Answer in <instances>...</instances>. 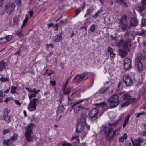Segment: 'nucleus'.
<instances>
[{
  "instance_id": "1",
  "label": "nucleus",
  "mask_w": 146,
  "mask_h": 146,
  "mask_svg": "<svg viewBox=\"0 0 146 146\" xmlns=\"http://www.w3.org/2000/svg\"><path fill=\"white\" fill-rule=\"evenodd\" d=\"M119 124V122L115 120L111 121L108 123L109 127L105 126L104 127L103 131L104 132L106 140L109 141L113 140L116 135V132L119 131V129H116L112 133L113 128L116 127Z\"/></svg>"
},
{
  "instance_id": "2",
  "label": "nucleus",
  "mask_w": 146,
  "mask_h": 146,
  "mask_svg": "<svg viewBox=\"0 0 146 146\" xmlns=\"http://www.w3.org/2000/svg\"><path fill=\"white\" fill-rule=\"evenodd\" d=\"M87 115L85 112H82L81 117L79 121V123L76 128V131L78 133H80L83 131L82 136L84 137L87 133V132L90 129L89 126L86 125V120Z\"/></svg>"
},
{
  "instance_id": "3",
  "label": "nucleus",
  "mask_w": 146,
  "mask_h": 146,
  "mask_svg": "<svg viewBox=\"0 0 146 146\" xmlns=\"http://www.w3.org/2000/svg\"><path fill=\"white\" fill-rule=\"evenodd\" d=\"M146 58V52L144 51L142 54L139 53L135 58V66L139 71H141L143 69V66L141 62L142 59L145 60Z\"/></svg>"
},
{
  "instance_id": "4",
  "label": "nucleus",
  "mask_w": 146,
  "mask_h": 146,
  "mask_svg": "<svg viewBox=\"0 0 146 146\" xmlns=\"http://www.w3.org/2000/svg\"><path fill=\"white\" fill-rule=\"evenodd\" d=\"M35 126L34 124L31 123L25 127V135L26 139L28 141H31L33 138V137L32 136L33 133L32 129Z\"/></svg>"
},
{
  "instance_id": "5",
  "label": "nucleus",
  "mask_w": 146,
  "mask_h": 146,
  "mask_svg": "<svg viewBox=\"0 0 146 146\" xmlns=\"http://www.w3.org/2000/svg\"><path fill=\"white\" fill-rule=\"evenodd\" d=\"M123 99L126 101L122 104L121 106L122 107L129 105L135 102L137 100L135 98H133L130 95L129 93H126L124 94L122 96Z\"/></svg>"
},
{
  "instance_id": "6",
  "label": "nucleus",
  "mask_w": 146,
  "mask_h": 146,
  "mask_svg": "<svg viewBox=\"0 0 146 146\" xmlns=\"http://www.w3.org/2000/svg\"><path fill=\"white\" fill-rule=\"evenodd\" d=\"M107 101L108 102V105H109L108 107L107 105L106 104L105 102H101V109L104 110L103 113L106 111L108 108H114L117 106L119 104L118 102H114L113 101H110L109 99H108Z\"/></svg>"
},
{
  "instance_id": "7",
  "label": "nucleus",
  "mask_w": 146,
  "mask_h": 146,
  "mask_svg": "<svg viewBox=\"0 0 146 146\" xmlns=\"http://www.w3.org/2000/svg\"><path fill=\"white\" fill-rule=\"evenodd\" d=\"M87 75L88 73L85 72L80 75H76L72 79L73 82L78 84H81L85 80L88 78V77L87 76Z\"/></svg>"
},
{
  "instance_id": "8",
  "label": "nucleus",
  "mask_w": 146,
  "mask_h": 146,
  "mask_svg": "<svg viewBox=\"0 0 146 146\" xmlns=\"http://www.w3.org/2000/svg\"><path fill=\"white\" fill-rule=\"evenodd\" d=\"M39 103L38 100L36 98H33L31 100L27 106V108L31 111L36 110V107Z\"/></svg>"
},
{
  "instance_id": "9",
  "label": "nucleus",
  "mask_w": 146,
  "mask_h": 146,
  "mask_svg": "<svg viewBox=\"0 0 146 146\" xmlns=\"http://www.w3.org/2000/svg\"><path fill=\"white\" fill-rule=\"evenodd\" d=\"M15 7V4L12 3H7L5 5L4 10L9 15L14 10Z\"/></svg>"
},
{
  "instance_id": "10",
  "label": "nucleus",
  "mask_w": 146,
  "mask_h": 146,
  "mask_svg": "<svg viewBox=\"0 0 146 146\" xmlns=\"http://www.w3.org/2000/svg\"><path fill=\"white\" fill-rule=\"evenodd\" d=\"M123 68L125 70H129L131 68V59L125 58L124 61Z\"/></svg>"
},
{
  "instance_id": "11",
  "label": "nucleus",
  "mask_w": 146,
  "mask_h": 146,
  "mask_svg": "<svg viewBox=\"0 0 146 146\" xmlns=\"http://www.w3.org/2000/svg\"><path fill=\"white\" fill-rule=\"evenodd\" d=\"M123 80L127 86H130L133 83V81L130 76L127 74H125L123 77Z\"/></svg>"
},
{
  "instance_id": "12",
  "label": "nucleus",
  "mask_w": 146,
  "mask_h": 146,
  "mask_svg": "<svg viewBox=\"0 0 146 146\" xmlns=\"http://www.w3.org/2000/svg\"><path fill=\"white\" fill-rule=\"evenodd\" d=\"M98 109L96 108H94L91 111L89 116L91 118H95L96 119Z\"/></svg>"
},
{
  "instance_id": "13",
  "label": "nucleus",
  "mask_w": 146,
  "mask_h": 146,
  "mask_svg": "<svg viewBox=\"0 0 146 146\" xmlns=\"http://www.w3.org/2000/svg\"><path fill=\"white\" fill-rule=\"evenodd\" d=\"M36 88H35L31 89V91L28 94V97L29 100H31L33 97H36Z\"/></svg>"
},
{
  "instance_id": "14",
  "label": "nucleus",
  "mask_w": 146,
  "mask_h": 146,
  "mask_svg": "<svg viewBox=\"0 0 146 146\" xmlns=\"http://www.w3.org/2000/svg\"><path fill=\"white\" fill-rule=\"evenodd\" d=\"M131 40L130 39H127L125 41L123 46V48L124 50H128V46L130 47L131 46Z\"/></svg>"
},
{
  "instance_id": "15",
  "label": "nucleus",
  "mask_w": 146,
  "mask_h": 146,
  "mask_svg": "<svg viewBox=\"0 0 146 146\" xmlns=\"http://www.w3.org/2000/svg\"><path fill=\"white\" fill-rule=\"evenodd\" d=\"M141 2L142 5L139 6L138 9L139 12H141L145 9V7L146 5V0H142Z\"/></svg>"
},
{
  "instance_id": "16",
  "label": "nucleus",
  "mask_w": 146,
  "mask_h": 146,
  "mask_svg": "<svg viewBox=\"0 0 146 146\" xmlns=\"http://www.w3.org/2000/svg\"><path fill=\"white\" fill-rule=\"evenodd\" d=\"M138 24V21L136 18H131V21L129 27L131 26L135 27L137 26Z\"/></svg>"
},
{
  "instance_id": "17",
  "label": "nucleus",
  "mask_w": 146,
  "mask_h": 146,
  "mask_svg": "<svg viewBox=\"0 0 146 146\" xmlns=\"http://www.w3.org/2000/svg\"><path fill=\"white\" fill-rule=\"evenodd\" d=\"M109 100L110 101H113L118 102L119 103V96L117 94H115L112 96L111 98L109 99Z\"/></svg>"
},
{
  "instance_id": "18",
  "label": "nucleus",
  "mask_w": 146,
  "mask_h": 146,
  "mask_svg": "<svg viewBox=\"0 0 146 146\" xmlns=\"http://www.w3.org/2000/svg\"><path fill=\"white\" fill-rule=\"evenodd\" d=\"M107 50L108 52L110 53V57L113 58H114L115 54L113 53L112 48L110 47H108V48Z\"/></svg>"
},
{
  "instance_id": "19",
  "label": "nucleus",
  "mask_w": 146,
  "mask_h": 146,
  "mask_svg": "<svg viewBox=\"0 0 146 146\" xmlns=\"http://www.w3.org/2000/svg\"><path fill=\"white\" fill-rule=\"evenodd\" d=\"M127 134L126 133H124L122 136L119 138V140L120 142L123 143L124 141V140L127 139Z\"/></svg>"
},
{
  "instance_id": "20",
  "label": "nucleus",
  "mask_w": 146,
  "mask_h": 146,
  "mask_svg": "<svg viewBox=\"0 0 146 146\" xmlns=\"http://www.w3.org/2000/svg\"><path fill=\"white\" fill-rule=\"evenodd\" d=\"M119 26L123 29H127V26L126 24H124L123 21L120 20L119 23Z\"/></svg>"
},
{
  "instance_id": "21",
  "label": "nucleus",
  "mask_w": 146,
  "mask_h": 146,
  "mask_svg": "<svg viewBox=\"0 0 146 146\" xmlns=\"http://www.w3.org/2000/svg\"><path fill=\"white\" fill-rule=\"evenodd\" d=\"M13 25H17L19 21V16H14L13 18Z\"/></svg>"
},
{
  "instance_id": "22",
  "label": "nucleus",
  "mask_w": 146,
  "mask_h": 146,
  "mask_svg": "<svg viewBox=\"0 0 146 146\" xmlns=\"http://www.w3.org/2000/svg\"><path fill=\"white\" fill-rule=\"evenodd\" d=\"M6 64L3 60L0 61V71H1L4 69L5 68Z\"/></svg>"
},
{
  "instance_id": "23",
  "label": "nucleus",
  "mask_w": 146,
  "mask_h": 146,
  "mask_svg": "<svg viewBox=\"0 0 146 146\" xmlns=\"http://www.w3.org/2000/svg\"><path fill=\"white\" fill-rule=\"evenodd\" d=\"M71 141H74L76 143H79V139L78 138V136H75L72 137L71 139Z\"/></svg>"
},
{
  "instance_id": "24",
  "label": "nucleus",
  "mask_w": 146,
  "mask_h": 146,
  "mask_svg": "<svg viewBox=\"0 0 146 146\" xmlns=\"http://www.w3.org/2000/svg\"><path fill=\"white\" fill-rule=\"evenodd\" d=\"M71 91V89L70 88H67L66 89L64 88L63 89V92L65 95L69 94L70 92Z\"/></svg>"
},
{
  "instance_id": "25",
  "label": "nucleus",
  "mask_w": 146,
  "mask_h": 146,
  "mask_svg": "<svg viewBox=\"0 0 146 146\" xmlns=\"http://www.w3.org/2000/svg\"><path fill=\"white\" fill-rule=\"evenodd\" d=\"M65 110L64 108L63 105H59L57 109V111L59 113H63Z\"/></svg>"
},
{
  "instance_id": "26",
  "label": "nucleus",
  "mask_w": 146,
  "mask_h": 146,
  "mask_svg": "<svg viewBox=\"0 0 146 146\" xmlns=\"http://www.w3.org/2000/svg\"><path fill=\"white\" fill-rule=\"evenodd\" d=\"M110 88V86H109L106 87H104L102 88L101 89V93H104L109 89Z\"/></svg>"
},
{
  "instance_id": "27",
  "label": "nucleus",
  "mask_w": 146,
  "mask_h": 146,
  "mask_svg": "<svg viewBox=\"0 0 146 146\" xmlns=\"http://www.w3.org/2000/svg\"><path fill=\"white\" fill-rule=\"evenodd\" d=\"M83 109L81 105H79L74 108V110L75 112L77 113L79 111Z\"/></svg>"
},
{
  "instance_id": "28",
  "label": "nucleus",
  "mask_w": 146,
  "mask_h": 146,
  "mask_svg": "<svg viewBox=\"0 0 146 146\" xmlns=\"http://www.w3.org/2000/svg\"><path fill=\"white\" fill-rule=\"evenodd\" d=\"M54 72L51 70L47 69L46 70L45 74H46L47 76H49L53 74Z\"/></svg>"
},
{
  "instance_id": "29",
  "label": "nucleus",
  "mask_w": 146,
  "mask_h": 146,
  "mask_svg": "<svg viewBox=\"0 0 146 146\" xmlns=\"http://www.w3.org/2000/svg\"><path fill=\"white\" fill-rule=\"evenodd\" d=\"M3 117L4 119L7 122L10 121V117L8 115H3Z\"/></svg>"
},
{
  "instance_id": "30",
  "label": "nucleus",
  "mask_w": 146,
  "mask_h": 146,
  "mask_svg": "<svg viewBox=\"0 0 146 146\" xmlns=\"http://www.w3.org/2000/svg\"><path fill=\"white\" fill-rule=\"evenodd\" d=\"M85 99H80L78 100L72 106V107L74 108L77 105L79 104L82 102H83L84 100H85Z\"/></svg>"
},
{
  "instance_id": "31",
  "label": "nucleus",
  "mask_w": 146,
  "mask_h": 146,
  "mask_svg": "<svg viewBox=\"0 0 146 146\" xmlns=\"http://www.w3.org/2000/svg\"><path fill=\"white\" fill-rule=\"evenodd\" d=\"M132 143L134 146H140V145L138 141H134L132 138H131Z\"/></svg>"
},
{
  "instance_id": "32",
  "label": "nucleus",
  "mask_w": 146,
  "mask_h": 146,
  "mask_svg": "<svg viewBox=\"0 0 146 146\" xmlns=\"http://www.w3.org/2000/svg\"><path fill=\"white\" fill-rule=\"evenodd\" d=\"M62 38V37L61 35H57L55 37L54 40L56 42H59L60 40Z\"/></svg>"
},
{
  "instance_id": "33",
  "label": "nucleus",
  "mask_w": 146,
  "mask_h": 146,
  "mask_svg": "<svg viewBox=\"0 0 146 146\" xmlns=\"http://www.w3.org/2000/svg\"><path fill=\"white\" fill-rule=\"evenodd\" d=\"M28 19V17L26 16L24 20L23 21V24L21 25V27L22 28H23V27L25 25V24L27 22Z\"/></svg>"
},
{
  "instance_id": "34",
  "label": "nucleus",
  "mask_w": 146,
  "mask_h": 146,
  "mask_svg": "<svg viewBox=\"0 0 146 146\" xmlns=\"http://www.w3.org/2000/svg\"><path fill=\"white\" fill-rule=\"evenodd\" d=\"M6 42L9 41L12 38V36L10 35H6L5 37Z\"/></svg>"
},
{
  "instance_id": "35",
  "label": "nucleus",
  "mask_w": 146,
  "mask_h": 146,
  "mask_svg": "<svg viewBox=\"0 0 146 146\" xmlns=\"http://www.w3.org/2000/svg\"><path fill=\"white\" fill-rule=\"evenodd\" d=\"M17 87L15 86H11L10 92L12 94H13L15 92L16 89Z\"/></svg>"
},
{
  "instance_id": "36",
  "label": "nucleus",
  "mask_w": 146,
  "mask_h": 146,
  "mask_svg": "<svg viewBox=\"0 0 146 146\" xmlns=\"http://www.w3.org/2000/svg\"><path fill=\"white\" fill-rule=\"evenodd\" d=\"M18 136V135L17 134L15 133L10 139L11 140L13 141L17 139Z\"/></svg>"
},
{
  "instance_id": "37",
  "label": "nucleus",
  "mask_w": 146,
  "mask_h": 146,
  "mask_svg": "<svg viewBox=\"0 0 146 146\" xmlns=\"http://www.w3.org/2000/svg\"><path fill=\"white\" fill-rule=\"evenodd\" d=\"M92 12V10L90 9H88L86 12V14L84 15L85 17H86L88 15H90V13Z\"/></svg>"
},
{
  "instance_id": "38",
  "label": "nucleus",
  "mask_w": 146,
  "mask_h": 146,
  "mask_svg": "<svg viewBox=\"0 0 146 146\" xmlns=\"http://www.w3.org/2000/svg\"><path fill=\"white\" fill-rule=\"evenodd\" d=\"M120 5H122L123 6L125 7H128L127 4L124 0H123L121 3Z\"/></svg>"
},
{
  "instance_id": "39",
  "label": "nucleus",
  "mask_w": 146,
  "mask_h": 146,
  "mask_svg": "<svg viewBox=\"0 0 146 146\" xmlns=\"http://www.w3.org/2000/svg\"><path fill=\"white\" fill-rule=\"evenodd\" d=\"M21 30H20L17 31L16 32L17 35L19 37H21L22 36V35L21 33Z\"/></svg>"
},
{
  "instance_id": "40",
  "label": "nucleus",
  "mask_w": 146,
  "mask_h": 146,
  "mask_svg": "<svg viewBox=\"0 0 146 146\" xmlns=\"http://www.w3.org/2000/svg\"><path fill=\"white\" fill-rule=\"evenodd\" d=\"M6 42H7L5 37L3 38H0V44H3Z\"/></svg>"
},
{
  "instance_id": "41",
  "label": "nucleus",
  "mask_w": 146,
  "mask_h": 146,
  "mask_svg": "<svg viewBox=\"0 0 146 146\" xmlns=\"http://www.w3.org/2000/svg\"><path fill=\"white\" fill-rule=\"evenodd\" d=\"M146 114V113L145 112H142L139 113H137V114L136 117L138 118L141 115H145Z\"/></svg>"
},
{
  "instance_id": "42",
  "label": "nucleus",
  "mask_w": 146,
  "mask_h": 146,
  "mask_svg": "<svg viewBox=\"0 0 146 146\" xmlns=\"http://www.w3.org/2000/svg\"><path fill=\"white\" fill-rule=\"evenodd\" d=\"M0 80L2 82H7L8 80V79L7 78H4L3 77L0 78Z\"/></svg>"
},
{
  "instance_id": "43",
  "label": "nucleus",
  "mask_w": 146,
  "mask_h": 146,
  "mask_svg": "<svg viewBox=\"0 0 146 146\" xmlns=\"http://www.w3.org/2000/svg\"><path fill=\"white\" fill-rule=\"evenodd\" d=\"M135 140L136 141H138L140 145L143 142V139L140 137H138L137 139H135Z\"/></svg>"
},
{
  "instance_id": "44",
  "label": "nucleus",
  "mask_w": 146,
  "mask_h": 146,
  "mask_svg": "<svg viewBox=\"0 0 146 146\" xmlns=\"http://www.w3.org/2000/svg\"><path fill=\"white\" fill-rule=\"evenodd\" d=\"M81 11L82 10L80 8H78L76 11V15H78Z\"/></svg>"
},
{
  "instance_id": "45",
  "label": "nucleus",
  "mask_w": 146,
  "mask_h": 146,
  "mask_svg": "<svg viewBox=\"0 0 146 146\" xmlns=\"http://www.w3.org/2000/svg\"><path fill=\"white\" fill-rule=\"evenodd\" d=\"M9 130L7 129H5L3 131V135H4L8 133L9 132Z\"/></svg>"
},
{
  "instance_id": "46",
  "label": "nucleus",
  "mask_w": 146,
  "mask_h": 146,
  "mask_svg": "<svg viewBox=\"0 0 146 146\" xmlns=\"http://www.w3.org/2000/svg\"><path fill=\"white\" fill-rule=\"evenodd\" d=\"M62 146H72L70 143L65 142L62 144Z\"/></svg>"
},
{
  "instance_id": "47",
  "label": "nucleus",
  "mask_w": 146,
  "mask_h": 146,
  "mask_svg": "<svg viewBox=\"0 0 146 146\" xmlns=\"http://www.w3.org/2000/svg\"><path fill=\"white\" fill-rule=\"evenodd\" d=\"M95 27L94 25H92L90 28V30L91 31L93 32L95 31Z\"/></svg>"
},
{
  "instance_id": "48",
  "label": "nucleus",
  "mask_w": 146,
  "mask_h": 146,
  "mask_svg": "<svg viewBox=\"0 0 146 146\" xmlns=\"http://www.w3.org/2000/svg\"><path fill=\"white\" fill-rule=\"evenodd\" d=\"M146 25V23L145 19H143L142 20L141 25L142 26H145Z\"/></svg>"
},
{
  "instance_id": "49",
  "label": "nucleus",
  "mask_w": 146,
  "mask_h": 146,
  "mask_svg": "<svg viewBox=\"0 0 146 146\" xmlns=\"http://www.w3.org/2000/svg\"><path fill=\"white\" fill-rule=\"evenodd\" d=\"M16 4L20 5L21 4V0H15Z\"/></svg>"
},
{
  "instance_id": "50",
  "label": "nucleus",
  "mask_w": 146,
  "mask_h": 146,
  "mask_svg": "<svg viewBox=\"0 0 146 146\" xmlns=\"http://www.w3.org/2000/svg\"><path fill=\"white\" fill-rule=\"evenodd\" d=\"M100 10H99L95 14L93 15L92 17L94 18H96L98 16V14L100 13Z\"/></svg>"
},
{
  "instance_id": "51",
  "label": "nucleus",
  "mask_w": 146,
  "mask_h": 146,
  "mask_svg": "<svg viewBox=\"0 0 146 146\" xmlns=\"http://www.w3.org/2000/svg\"><path fill=\"white\" fill-rule=\"evenodd\" d=\"M11 141V139H8L7 140H3V143L5 145H7L9 142Z\"/></svg>"
},
{
  "instance_id": "52",
  "label": "nucleus",
  "mask_w": 146,
  "mask_h": 146,
  "mask_svg": "<svg viewBox=\"0 0 146 146\" xmlns=\"http://www.w3.org/2000/svg\"><path fill=\"white\" fill-rule=\"evenodd\" d=\"M12 97H7L6 99L4 100V102H7L8 101L12 100Z\"/></svg>"
},
{
  "instance_id": "53",
  "label": "nucleus",
  "mask_w": 146,
  "mask_h": 146,
  "mask_svg": "<svg viewBox=\"0 0 146 146\" xmlns=\"http://www.w3.org/2000/svg\"><path fill=\"white\" fill-rule=\"evenodd\" d=\"M85 3H82L80 6V7L82 10H83L85 7Z\"/></svg>"
},
{
  "instance_id": "54",
  "label": "nucleus",
  "mask_w": 146,
  "mask_h": 146,
  "mask_svg": "<svg viewBox=\"0 0 146 146\" xmlns=\"http://www.w3.org/2000/svg\"><path fill=\"white\" fill-rule=\"evenodd\" d=\"M5 96V94H4V92L1 91H0V97H4Z\"/></svg>"
},
{
  "instance_id": "55",
  "label": "nucleus",
  "mask_w": 146,
  "mask_h": 146,
  "mask_svg": "<svg viewBox=\"0 0 146 146\" xmlns=\"http://www.w3.org/2000/svg\"><path fill=\"white\" fill-rule=\"evenodd\" d=\"M9 113V112L8 109L7 108H6L5 110L4 114L3 115H8Z\"/></svg>"
},
{
  "instance_id": "56",
  "label": "nucleus",
  "mask_w": 146,
  "mask_h": 146,
  "mask_svg": "<svg viewBox=\"0 0 146 146\" xmlns=\"http://www.w3.org/2000/svg\"><path fill=\"white\" fill-rule=\"evenodd\" d=\"M50 83L53 86H54L56 85V82L54 80H50Z\"/></svg>"
},
{
  "instance_id": "57",
  "label": "nucleus",
  "mask_w": 146,
  "mask_h": 146,
  "mask_svg": "<svg viewBox=\"0 0 146 146\" xmlns=\"http://www.w3.org/2000/svg\"><path fill=\"white\" fill-rule=\"evenodd\" d=\"M128 122H127L126 121H124V123L122 125L123 128H125V127L127 124H128Z\"/></svg>"
},
{
  "instance_id": "58",
  "label": "nucleus",
  "mask_w": 146,
  "mask_h": 146,
  "mask_svg": "<svg viewBox=\"0 0 146 146\" xmlns=\"http://www.w3.org/2000/svg\"><path fill=\"white\" fill-rule=\"evenodd\" d=\"M130 117V115H129L125 119L124 121H126L127 122H128V121Z\"/></svg>"
},
{
  "instance_id": "59",
  "label": "nucleus",
  "mask_w": 146,
  "mask_h": 146,
  "mask_svg": "<svg viewBox=\"0 0 146 146\" xmlns=\"http://www.w3.org/2000/svg\"><path fill=\"white\" fill-rule=\"evenodd\" d=\"M54 28L55 29L57 30L58 28V26L57 25V24H56L55 25H54L53 26Z\"/></svg>"
},
{
  "instance_id": "60",
  "label": "nucleus",
  "mask_w": 146,
  "mask_h": 146,
  "mask_svg": "<svg viewBox=\"0 0 146 146\" xmlns=\"http://www.w3.org/2000/svg\"><path fill=\"white\" fill-rule=\"evenodd\" d=\"M109 81H106L104 83V87H106L107 86H106V85H108L109 83Z\"/></svg>"
},
{
  "instance_id": "61",
  "label": "nucleus",
  "mask_w": 146,
  "mask_h": 146,
  "mask_svg": "<svg viewBox=\"0 0 146 146\" xmlns=\"http://www.w3.org/2000/svg\"><path fill=\"white\" fill-rule=\"evenodd\" d=\"M15 103L16 104L18 105H20L21 103H20V102L19 101L16 100H15Z\"/></svg>"
},
{
  "instance_id": "62",
  "label": "nucleus",
  "mask_w": 146,
  "mask_h": 146,
  "mask_svg": "<svg viewBox=\"0 0 146 146\" xmlns=\"http://www.w3.org/2000/svg\"><path fill=\"white\" fill-rule=\"evenodd\" d=\"M119 4H120L123 0H115Z\"/></svg>"
},
{
  "instance_id": "63",
  "label": "nucleus",
  "mask_w": 146,
  "mask_h": 146,
  "mask_svg": "<svg viewBox=\"0 0 146 146\" xmlns=\"http://www.w3.org/2000/svg\"><path fill=\"white\" fill-rule=\"evenodd\" d=\"M122 119V117L121 116H119L117 120H115L116 121H117V122H119V121L120 120H121Z\"/></svg>"
},
{
  "instance_id": "64",
  "label": "nucleus",
  "mask_w": 146,
  "mask_h": 146,
  "mask_svg": "<svg viewBox=\"0 0 146 146\" xmlns=\"http://www.w3.org/2000/svg\"><path fill=\"white\" fill-rule=\"evenodd\" d=\"M29 14L30 17H31L33 13V11H30L29 12Z\"/></svg>"
}]
</instances>
